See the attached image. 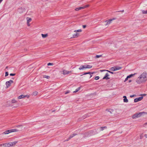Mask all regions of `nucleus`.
Instances as JSON below:
<instances>
[{"label":"nucleus","instance_id":"f257e3e1","mask_svg":"<svg viewBox=\"0 0 147 147\" xmlns=\"http://www.w3.org/2000/svg\"><path fill=\"white\" fill-rule=\"evenodd\" d=\"M147 81V73L144 72L137 77L136 80L137 84H140L145 83Z\"/></svg>","mask_w":147,"mask_h":147},{"label":"nucleus","instance_id":"f03ea898","mask_svg":"<svg viewBox=\"0 0 147 147\" xmlns=\"http://www.w3.org/2000/svg\"><path fill=\"white\" fill-rule=\"evenodd\" d=\"M146 113L145 112H140L139 113H136L132 116V118L133 119H136L141 117L144 114H146Z\"/></svg>","mask_w":147,"mask_h":147},{"label":"nucleus","instance_id":"7ed1b4c3","mask_svg":"<svg viewBox=\"0 0 147 147\" xmlns=\"http://www.w3.org/2000/svg\"><path fill=\"white\" fill-rule=\"evenodd\" d=\"M92 66L89 65H81L79 68L80 70H82L86 69H90L92 67Z\"/></svg>","mask_w":147,"mask_h":147},{"label":"nucleus","instance_id":"20e7f679","mask_svg":"<svg viewBox=\"0 0 147 147\" xmlns=\"http://www.w3.org/2000/svg\"><path fill=\"white\" fill-rule=\"evenodd\" d=\"M122 68V67L120 66H114L111 67L110 69V70L112 71H115L120 70Z\"/></svg>","mask_w":147,"mask_h":147},{"label":"nucleus","instance_id":"39448f33","mask_svg":"<svg viewBox=\"0 0 147 147\" xmlns=\"http://www.w3.org/2000/svg\"><path fill=\"white\" fill-rule=\"evenodd\" d=\"M115 19V18H113L112 19H110L108 20L105 21V22L106 23V24H105V26L107 27L111 23L112 21Z\"/></svg>","mask_w":147,"mask_h":147},{"label":"nucleus","instance_id":"423d86ee","mask_svg":"<svg viewBox=\"0 0 147 147\" xmlns=\"http://www.w3.org/2000/svg\"><path fill=\"white\" fill-rule=\"evenodd\" d=\"M13 81L11 80H10L9 81L6 82L5 83V84L6 85V88H7L11 86V84L13 83Z\"/></svg>","mask_w":147,"mask_h":147},{"label":"nucleus","instance_id":"0eeeda50","mask_svg":"<svg viewBox=\"0 0 147 147\" xmlns=\"http://www.w3.org/2000/svg\"><path fill=\"white\" fill-rule=\"evenodd\" d=\"M114 110L113 109H107L106 111V113L109 114V115H111L113 113Z\"/></svg>","mask_w":147,"mask_h":147},{"label":"nucleus","instance_id":"6e6552de","mask_svg":"<svg viewBox=\"0 0 147 147\" xmlns=\"http://www.w3.org/2000/svg\"><path fill=\"white\" fill-rule=\"evenodd\" d=\"M17 141H14L13 142L7 143V147L13 146L16 144L17 143Z\"/></svg>","mask_w":147,"mask_h":147},{"label":"nucleus","instance_id":"1a4fd4ad","mask_svg":"<svg viewBox=\"0 0 147 147\" xmlns=\"http://www.w3.org/2000/svg\"><path fill=\"white\" fill-rule=\"evenodd\" d=\"M26 20L27 21V24L28 26H30V22H31L32 20L31 18L29 17H27L26 18Z\"/></svg>","mask_w":147,"mask_h":147},{"label":"nucleus","instance_id":"9d476101","mask_svg":"<svg viewBox=\"0 0 147 147\" xmlns=\"http://www.w3.org/2000/svg\"><path fill=\"white\" fill-rule=\"evenodd\" d=\"M62 72L63 74L65 75L71 73V71H68L64 69L63 70Z\"/></svg>","mask_w":147,"mask_h":147},{"label":"nucleus","instance_id":"9b49d317","mask_svg":"<svg viewBox=\"0 0 147 147\" xmlns=\"http://www.w3.org/2000/svg\"><path fill=\"white\" fill-rule=\"evenodd\" d=\"M143 96H141L138 98H135L134 100V102H137L138 101H141L143 98Z\"/></svg>","mask_w":147,"mask_h":147},{"label":"nucleus","instance_id":"f8f14e48","mask_svg":"<svg viewBox=\"0 0 147 147\" xmlns=\"http://www.w3.org/2000/svg\"><path fill=\"white\" fill-rule=\"evenodd\" d=\"M109 76V74H108V73H106L105 76L103 78V79H105L106 80L109 79L110 78L108 77Z\"/></svg>","mask_w":147,"mask_h":147},{"label":"nucleus","instance_id":"ddd939ff","mask_svg":"<svg viewBox=\"0 0 147 147\" xmlns=\"http://www.w3.org/2000/svg\"><path fill=\"white\" fill-rule=\"evenodd\" d=\"M75 32V34H74L73 35V36L72 37L73 38H77L79 34L77 32Z\"/></svg>","mask_w":147,"mask_h":147},{"label":"nucleus","instance_id":"4468645a","mask_svg":"<svg viewBox=\"0 0 147 147\" xmlns=\"http://www.w3.org/2000/svg\"><path fill=\"white\" fill-rule=\"evenodd\" d=\"M10 133H11L10 129L5 131L3 132V134H8Z\"/></svg>","mask_w":147,"mask_h":147},{"label":"nucleus","instance_id":"2eb2a0df","mask_svg":"<svg viewBox=\"0 0 147 147\" xmlns=\"http://www.w3.org/2000/svg\"><path fill=\"white\" fill-rule=\"evenodd\" d=\"M11 133L14 132H17L18 131V130L16 129H10Z\"/></svg>","mask_w":147,"mask_h":147},{"label":"nucleus","instance_id":"dca6fc26","mask_svg":"<svg viewBox=\"0 0 147 147\" xmlns=\"http://www.w3.org/2000/svg\"><path fill=\"white\" fill-rule=\"evenodd\" d=\"M84 9V7H79L75 9V10L76 11H78L80 9Z\"/></svg>","mask_w":147,"mask_h":147},{"label":"nucleus","instance_id":"f3484780","mask_svg":"<svg viewBox=\"0 0 147 147\" xmlns=\"http://www.w3.org/2000/svg\"><path fill=\"white\" fill-rule=\"evenodd\" d=\"M18 12L20 13H22L23 12V9L22 8H19L18 10Z\"/></svg>","mask_w":147,"mask_h":147},{"label":"nucleus","instance_id":"a211bd4d","mask_svg":"<svg viewBox=\"0 0 147 147\" xmlns=\"http://www.w3.org/2000/svg\"><path fill=\"white\" fill-rule=\"evenodd\" d=\"M11 102L12 103L14 104L16 103L17 101L15 99L13 98L11 100Z\"/></svg>","mask_w":147,"mask_h":147},{"label":"nucleus","instance_id":"6ab92c4d","mask_svg":"<svg viewBox=\"0 0 147 147\" xmlns=\"http://www.w3.org/2000/svg\"><path fill=\"white\" fill-rule=\"evenodd\" d=\"M24 98V95H21L19 96L18 98V99H21L22 98Z\"/></svg>","mask_w":147,"mask_h":147},{"label":"nucleus","instance_id":"aec40b11","mask_svg":"<svg viewBox=\"0 0 147 147\" xmlns=\"http://www.w3.org/2000/svg\"><path fill=\"white\" fill-rule=\"evenodd\" d=\"M136 74V73H135L134 74H131L127 76V78H131V77H132L134 76Z\"/></svg>","mask_w":147,"mask_h":147},{"label":"nucleus","instance_id":"412c9836","mask_svg":"<svg viewBox=\"0 0 147 147\" xmlns=\"http://www.w3.org/2000/svg\"><path fill=\"white\" fill-rule=\"evenodd\" d=\"M41 35L42 36V37L43 38H45L47 36L48 34H41Z\"/></svg>","mask_w":147,"mask_h":147},{"label":"nucleus","instance_id":"4be33fe9","mask_svg":"<svg viewBox=\"0 0 147 147\" xmlns=\"http://www.w3.org/2000/svg\"><path fill=\"white\" fill-rule=\"evenodd\" d=\"M38 94V93L37 92H36V91H35V92H34L32 95L33 96H36V95H37Z\"/></svg>","mask_w":147,"mask_h":147},{"label":"nucleus","instance_id":"5701e85b","mask_svg":"<svg viewBox=\"0 0 147 147\" xmlns=\"http://www.w3.org/2000/svg\"><path fill=\"white\" fill-rule=\"evenodd\" d=\"M81 88L80 87H79L78 88H77L76 90L73 92L74 93H76L79 91Z\"/></svg>","mask_w":147,"mask_h":147},{"label":"nucleus","instance_id":"b1692460","mask_svg":"<svg viewBox=\"0 0 147 147\" xmlns=\"http://www.w3.org/2000/svg\"><path fill=\"white\" fill-rule=\"evenodd\" d=\"M0 146H3V147H7V143L0 144Z\"/></svg>","mask_w":147,"mask_h":147},{"label":"nucleus","instance_id":"393cba45","mask_svg":"<svg viewBox=\"0 0 147 147\" xmlns=\"http://www.w3.org/2000/svg\"><path fill=\"white\" fill-rule=\"evenodd\" d=\"M43 78L47 79H49L50 78V77L49 76L44 75L43 76Z\"/></svg>","mask_w":147,"mask_h":147},{"label":"nucleus","instance_id":"a878e982","mask_svg":"<svg viewBox=\"0 0 147 147\" xmlns=\"http://www.w3.org/2000/svg\"><path fill=\"white\" fill-rule=\"evenodd\" d=\"M123 101L125 102H128V100L126 98H124L123 99Z\"/></svg>","mask_w":147,"mask_h":147},{"label":"nucleus","instance_id":"bb28decb","mask_svg":"<svg viewBox=\"0 0 147 147\" xmlns=\"http://www.w3.org/2000/svg\"><path fill=\"white\" fill-rule=\"evenodd\" d=\"M82 31V30L81 29H79L78 30H75L74 31V32H81Z\"/></svg>","mask_w":147,"mask_h":147},{"label":"nucleus","instance_id":"cd10ccee","mask_svg":"<svg viewBox=\"0 0 147 147\" xmlns=\"http://www.w3.org/2000/svg\"><path fill=\"white\" fill-rule=\"evenodd\" d=\"M142 12L144 14H147V10L146 11L142 10Z\"/></svg>","mask_w":147,"mask_h":147},{"label":"nucleus","instance_id":"c85d7f7f","mask_svg":"<svg viewBox=\"0 0 147 147\" xmlns=\"http://www.w3.org/2000/svg\"><path fill=\"white\" fill-rule=\"evenodd\" d=\"M107 128V127H101L100 129V130L101 131H102L104 130V128Z\"/></svg>","mask_w":147,"mask_h":147},{"label":"nucleus","instance_id":"c756f323","mask_svg":"<svg viewBox=\"0 0 147 147\" xmlns=\"http://www.w3.org/2000/svg\"><path fill=\"white\" fill-rule=\"evenodd\" d=\"M99 77L98 76H96L95 78V80H98V79H99Z\"/></svg>","mask_w":147,"mask_h":147},{"label":"nucleus","instance_id":"7c9ffc66","mask_svg":"<svg viewBox=\"0 0 147 147\" xmlns=\"http://www.w3.org/2000/svg\"><path fill=\"white\" fill-rule=\"evenodd\" d=\"M75 135L74 134H72V135H71L69 137V139H70L72 138H73V137L75 136Z\"/></svg>","mask_w":147,"mask_h":147},{"label":"nucleus","instance_id":"2f4dec72","mask_svg":"<svg viewBox=\"0 0 147 147\" xmlns=\"http://www.w3.org/2000/svg\"><path fill=\"white\" fill-rule=\"evenodd\" d=\"M102 56V55H96V57L97 58H99V57H101Z\"/></svg>","mask_w":147,"mask_h":147},{"label":"nucleus","instance_id":"473e14b6","mask_svg":"<svg viewBox=\"0 0 147 147\" xmlns=\"http://www.w3.org/2000/svg\"><path fill=\"white\" fill-rule=\"evenodd\" d=\"M147 125V122H146L143 124V126L144 127H146Z\"/></svg>","mask_w":147,"mask_h":147},{"label":"nucleus","instance_id":"72a5a7b5","mask_svg":"<svg viewBox=\"0 0 147 147\" xmlns=\"http://www.w3.org/2000/svg\"><path fill=\"white\" fill-rule=\"evenodd\" d=\"M106 71H108L109 72V73H111V74H114V73L113 72L111 71H109L108 70H106Z\"/></svg>","mask_w":147,"mask_h":147},{"label":"nucleus","instance_id":"f704fd0d","mask_svg":"<svg viewBox=\"0 0 147 147\" xmlns=\"http://www.w3.org/2000/svg\"><path fill=\"white\" fill-rule=\"evenodd\" d=\"M53 65V63H48V64H47V65L48 66H49V65Z\"/></svg>","mask_w":147,"mask_h":147},{"label":"nucleus","instance_id":"c9c22d12","mask_svg":"<svg viewBox=\"0 0 147 147\" xmlns=\"http://www.w3.org/2000/svg\"><path fill=\"white\" fill-rule=\"evenodd\" d=\"M24 98L25 97H27L28 98L30 97V96L28 95H24Z\"/></svg>","mask_w":147,"mask_h":147},{"label":"nucleus","instance_id":"e433bc0d","mask_svg":"<svg viewBox=\"0 0 147 147\" xmlns=\"http://www.w3.org/2000/svg\"><path fill=\"white\" fill-rule=\"evenodd\" d=\"M8 72H6L5 74V76H7L8 75Z\"/></svg>","mask_w":147,"mask_h":147},{"label":"nucleus","instance_id":"4c0bfd02","mask_svg":"<svg viewBox=\"0 0 147 147\" xmlns=\"http://www.w3.org/2000/svg\"><path fill=\"white\" fill-rule=\"evenodd\" d=\"M91 74L90 72H86V73H84V75H86V74Z\"/></svg>","mask_w":147,"mask_h":147},{"label":"nucleus","instance_id":"58836bf2","mask_svg":"<svg viewBox=\"0 0 147 147\" xmlns=\"http://www.w3.org/2000/svg\"><path fill=\"white\" fill-rule=\"evenodd\" d=\"M15 74H12V73H11V74H10V76H15Z\"/></svg>","mask_w":147,"mask_h":147},{"label":"nucleus","instance_id":"ea45409f","mask_svg":"<svg viewBox=\"0 0 147 147\" xmlns=\"http://www.w3.org/2000/svg\"><path fill=\"white\" fill-rule=\"evenodd\" d=\"M89 6V5H85V6H83V7H84V8H86L87 7H88Z\"/></svg>","mask_w":147,"mask_h":147},{"label":"nucleus","instance_id":"a19ab883","mask_svg":"<svg viewBox=\"0 0 147 147\" xmlns=\"http://www.w3.org/2000/svg\"><path fill=\"white\" fill-rule=\"evenodd\" d=\"M135 96H136V95L134 94L132 95H131L130 96V97L131 98H132V97H134Z\"/></svg>","mask_w":147,"mask_h":147},{"label":"nucleus","instance_id":"79ce46f5","mask_svg":"<svg viewBox=\"0 0 147 147\" xmlns=\"http://www.w3.org/2000/svg\"><path fill=\"white\" fill-rule=\"evenodd\" d=\"M128 78H127H127L125 79V80H124V82L127 81L128 80Z\"/></svg>","mask_w":147,"mask_h":147},{"label":"nucleus","instance_id":"37998d69","mask_svg":"<svg viewBox=\"0 0 147 147\" xmlns=\"http://www.w3.org/2000/svg\"><path fill=\"white\" fill-rule=\"evenodd\" d=\"M106 70H101L100 71L101 72H103V71H106Z\"/></svg>","mask_w":147,"mask_h":147},{"label":"nucleus","instance_id":"c03bdc74","mask_svg":"<svg viewBox=\"0 0 147 147\" xmlns=\"http://www.w3.org/2000/svg\"><path fill=\"white\" fill-rule=\"evenodd\" d=\"M86 27V25H83V27L84 28H85Z\"/></svg>","mask_w":147,"mask_h":147},{"label":"nucleus","instance_id":"a18cd8bd","mask_svg":"<svg viewBox=\"0 0 147 147\" xmlns=\"http://www.w3.org/2000/svg\"><path fill=\"white\" fill-rule=\"evenodd\" d=\"M69 93V91H67V92H66L65 93V94H67V93Z\"/></svg>","mask_w":147,"mask_h":147},{"label":"nucleus","instance_id":"49530a36","mask_svg":"<svg viewBox=\"0 0 147 147\" xmlns=\"http://www.w3.org/2000/svg\"><path fill=\"white\" fill-rule=\"evenodd\" d=\"M144 136L146 138H147V134H145L144 135Z\"/></svg>","mask_w":147,"mask_h":147},{"label":"nucleus","instance_id":"de8ad7c7","mask_svg":"<svg viewBox=\"0 0 147 147\" xmlns=\"http://www.w3.org/2000/svg\"><path fill=\"white\" fill-rule=\"evenodd\" d=\"M123 97L124 98H127V97H126V96H123Z\"/></svg>","mask_w":147,"mask_h":147},{"label":"nucleus","instance_id":"09e8293b","mask_svg":"<svg viewBox=\"0 0 147 147\" xmlns=\"http://www.w3.org/2000/svg\"><path fill=\"white\" fill-rule=\"evenodd\" d=\"M18 127H22V125H19V126H18Z\"/></svg>","mask_w":147,"mask_h":147},{"label":"nucleus","instance_id":"8fccbe9b","mask_svg":"<svg viewBox=\"0 0 147 147\" xmlns=\"http://www.w3.org/2000/svg\"><path fill=\"white\" fill-rule=\"evenodd\" d=\"M3 0H0V3H1Z\"/></svg>","mask_w":147,"mask_h":147},{"label":"nucleus","instance_id":"3c124183","mask_svg":"<svg viewBox=\"0 0 147 147\" xmlns=\"http://www.w3.org/2000/svg\"><path fill=\"white\" fill-rule=\"evenodd\" d=\"M92 76V75H91V76H90V78H91Z\"/></svg>","mask_w":147,"mask_h":147},{"label":"nucleus","instance_id":"603ef678","mask_svg":"<svg viewBox=\"0 0 147 147\" xmlns=\"http://www.w3.org/2000/svg\"><path fill=\"white\" fill-rule=\"evenodd\" d=\"M146 50L147 51V48L146 49Z\"/></svg>","mask_w":147,"mask_h":147},{"label":"nucleus","instance_id":"864d4df0","mask_svg":"<svg viewBox=\"0 0 147 147\" xmlns=\"http://www.w3.org/2000/svg\"><path fill=\"white\" fill-rule=\"evenodd\" d=\"M131 81H129V82H131Z\"/></svg>","mask_w":147,"mask_h":147}]
</instances>
